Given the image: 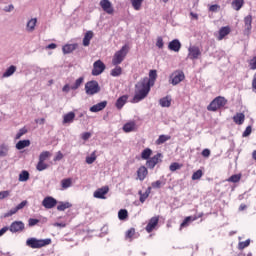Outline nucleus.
Wrapping results in <instances>:
<instances>
[{"label": "nucleus", "instance_id": "f257e3e1", "mask_svg": "<svg viewBox=\"0 0 256 256\" xmlns=\"http://www.w3.org/2000/svg\"><path fill=\"white\" fill-rule=\"evenodd\" d=\"M157 80V70H150L149 78L145 77L140 80L135 85V95L133 97V103H139L143 101L145 97L149 95V91H151V87L155 85V81Z\"/></svg>", "mask_w": 256, "mask_h": 256}, {"label": "nucleus", "instance_id": "f03ea898", "mask_svg": "<svg viewBox=\"0 0 256 256\" xmlns=\"http://www.w3.org/2000/svg\"><path fill=\"white\" fill-rule=\"evenodd\" d=\"M27 247L30 249H41V247H47V245H51V238L46 239H37L35 237L28 238L26 240Z\"/></svg>", "mask_w": 256, "mask_h": 256}, {"label": "nucleus", "instance_id": "7ed1b4c3", "mask_svg": "<svg viewBox=\"0 0 256 256\" xmlns=\"http://www.w3.org/2000/svg\"><path fill=\"white\" fill-rule=\"evenodd\" d=\"M127 53H129V46L126 44L114 54L112 64L121 65V63H123V61L125 60V57H127Z\"/></svg>", "mask_w": 256, "mask_h": 256}, {"label": "nucleus", "instance_id": "20e7f679", "mask_svg": "<svg viewBox=\"0 0 256 256\" xmlns=\"http://www.w3.org/2000/svg\"><path fill=\"white\" fill-rule=\"evenodd\" d=\"M227 105V99L222 96L216 97L208 106V111H217L218 109H221V107H225Z\"/></svg>", "mask_w": 256, "mask_h": 256}, {"label": "nucleus", "instance_id": "39448f33", "mask_svg": "<svg viewBox=\"0 0 256 256\" xmlns=\"http://www.w3.org/2000/svg\"><path fill=\"white\" fill-rule=\"evenodd\" d=\"M86 95H97L99 91H101V87L99 86V82L95 80H91L85 84Z\"/></svg>", "mask_w": 256, "mask_h": 256}, {"label": "nucleus", "instance_id": "423d86ee", "mask_svg": "<svg viewBox=\"0 0 256 256\" xmlns=\"http://www.w3.org/2000/svg\"><path fill=\"white\" fill-rule=\"evenodd\" d=\"M182 81H185V73L182 70H176L170 75L169 83L171 85H179Z\"/></svg>", "mask_w": 256, "mask_h": 256}, {"label": "nucleus", "instance_id": "0eeeda50", "mask_svg": "<svg viewBox=\"0 0 256 256\" xmlns=\"http://www.w3.org/2000/svg\"><path fill=\"white\" fill-rule=\"evenodd\" d=\"M106 69L105 63L101 60H97L93 63L92 75L93 77H98L101 75Z\"/></svg>", "mask_w": 256, "mask_h": 256}, {"label": "nucleus", "instance_id": "6e6552de", "mask_svg": "<svg viewBox=\"0 0 256 256\" xmlns=\"http://www.w3.org/2000/svg\"><path fill=\"white\" fill-rule=\"evenodd\" d=\"M8 231L11 233H23L25 231V223L23 221H14L8 227Z\"/></svg>", "mask_w": 256, "mask_h": 256}, {"label": "nucleus", "instance_id": "1a4fd4ad", "mask_svg": "<svg viewBox=\"0 0 256 256\" xmlns=\"http://www.w3.org/2000/svg\"><path fill=\"white\" fill-rule=\"evenodd\" d=\"M162 159H163V154L157 153L156 155H154L153 157H151L146 161L147 168L155 169V166L158 165V163H161V161H163Z\"/></svg>", "mask_w": 256, "mask_h": 256}, {"label": "nucleus", "instance_id": "9d476101", "mask_svg": "<svg viewBox=\"0 0 256 256\" xmlns=\"http://www.w3.org/2000/svg\"><path fill=\"white\" fill-rule=\"evenodd\" d=\"M100 7L104 11V13H107V15H113V13H115V8L109 0H101Z\"/></svg>", "mask_w": 256, "mask_h": 256}, {"label": "nucleus", "instance_id": "9b49d317", "mask_svg": "<svg viewBox=\"0 0 256 256\" xmlns=\"http://www.w3.org/2000/svg\"><path fill=\"white\" fill-rule=\"evenodd\" d=\"M201 57V49L197 46H190L188 48V56L187 59H190L191 61H195V59H199Z\"/></svg>", "mask_w": 256, "mask_h": 256}, {"label": "nucleus", "instance_id": "f8f14e48", "mask_svg": "<svg viewBox=\"0 0 256 256\" xmlns=\"http://www.w3.org/2000/svg\"><path fill=\"white\" fill-rule=\"evenodd\" d=\"M42 205L45 207V209H53V207L57 205V199L47 196L43 199Z\"/></svg>", "mask_w": 256, "mask_h": 256}, {"label": "nucleus", "instance_id": "ddd939ff", "mask_svg": "<svg viewBox=\"0 0 256 256\" xmlns=\"http://www.w3.org/2000/svg\"><path fill=\"white\" fill-rule=\"evenodd\" d=\"M107 193H109V186H104L102 188L97 189L93 193V197H95V199H106L105 195H107Z\"/></svg>", "mask_w": 256, "mask_h": 256}, {"label": "nucleus", "instance_id": "4468645a", "mask_svg": "<svg viewBox=\"0 0 256 256\" xmlns=\"http://www.w3.org/2000/svg\"><path fill=\"white\" fill-rule=\"evenodd\" d=\"M231 33V27L229 26H223L219 29L217 37V41H223L227 35Z\"/></svg>", "mask_w": 256, "mask_h": 256}, {"label": "nucleus", "instance_id": "2eb2a0df", "mask_svg": "<svg viewBox=\"0 0 256 256\" xmlns=\"http://www.w3.org/2000/svg\"><path fill=\"white\" fill-rule=\"evenodd\" d=\"M157 225H159V216H154L149 220L145 230L147 231V233H152Z\"/></svg>", "mask_w": 256, "mask_h": 256}, {"label": "nucleus", "instance_id": "dca6fc26", "mask_svg": "<svg viewBox=\"0 0 256 256\" xmlns=\"http://www.w3.org/2000/svg\"><path fill=\"white\" fill-rule=\"evenodd\" d=\"M168 49L174 51V53H179L181 51V41L179 39H174L169 42Z\"/></svg>", "mask_w": 256, "mask_h": 256}, {"label": "nucleus", "instance_id": "f3484780", "mask_svg": "<svg viewBox=\"0 0 256 256\" xmlns=\"http://www.w3.org/2000/svg\"><path fill=\"white\" fill-rule=\"evenodd\" d=\"M107 107V101H102L90 107L91 113H99V111H103Z\"/></svg>", "mask_w": 256, "mask_h": 256}, {"label": "nucleus", "instance_id": "a211bd4d", "mask_svg": "<svg viewBox=\"0 0 256 256\" xmlns=\"http://www.w3.org/2000/svg\"><path fill=\"white\" fill-rule=\"evenodd\" d=\"M149 175V171L147 170V167L141 166L137 170V177L139 181H145V178Z\"/></svg>", "mask_w": 256, "mask_h": 256}, {"label": "nucleus", "instance_id": "6ab92c4d", "mask_svg": "<svg viewBox=\"0 0 256 256\" xmlns=\"http://www.w3.org/2000/svg\"><path fill=\"white\" fill-rule=\"evenodd\" d=\"M129 99V96L128 95H123L121 97H119L115 103V106H116V109H123V107H125V104L127 103Z\"/></svg>", "mask_w": 256, "mask_h": 256}, {"label": "nucleus", "instance_id": "aec40b11", "mask_svg": "<svg viewBox=\"0 0 256 256\" xmlns=\"http://www.w3.org/2000/svg\"><path fill=\"white\" fill-rule=\"evenodd\" d=\"M244 23H245V33L247 34L251 33L253 17L251 15L246 16L244 18Z\"/></svg>", "mask_w": 256, "mask_h": 256}, {"label": "nucleus", "instance_id": "412c9836", "mask_svg": "<svg viewBox=\"0 0 256 256\" xmlns=\"http://www.w3.org/2000/svg\"><path fill=\"white\" fill-rule=\"evenodd\" d=\"M73 121H75V112H68L63 116V125L73 123Z\"/></svg>", "mask_w": 256, "mask_h": 256}, {"label": "nucleus", "instance_id": "4be33fe9", "mask_svg": "<svg viewBox=\"0 0 256 256\" xmlns=\"http://www.w3.org/2000/svg\"><path fill=\"white\" fill-rule=\"evenodd\" d=\"M60 185H61V191H66V189H69V187L73 186V179L71 178L62 179L60 182Z\"/></svg>", "mask_w": 256, "mask_h": 256}, {"label": "nucleus", "instance_id": "5701e85b", "mask_svg": "<svg viewBox=\"0 0 256 256\" xmlns=\"http://www.w3.org/2000/svg\"><path fill=\"white\" fill-rule=\"evenodd\" d=\"M91 39H93V31L89 30L84 35L83 46L89 47V45H91Z\"/></svg>", "mask_w": 256, "mask_h": 256}, {"label": "nucleus", "instance_id": "b1692460", "mask_svg": "<svg viewBox=\"0 0 256 256\" xmlns=\"http://www.w3.org/2000/svg\"><path fill=\"white\" fill-rule=\"evenodd\" d=\"M77 49V44H66L62 47V51L64 55H68L69 53H73Z\"/></svg>", "mask_w": 256, "mask_h": 256}, {"label": "nucleus", "instance_id": "393cba45", "mask_svg": "<svg viewBox=\"0 0 256 256\" xmlns=\"http://www.w3.org/2000/svg\"><path fill=\"white\" fill-rule=\"evenodd\" d=\"M36 26H37V18H32L27 22L26 31H28L29 33H32V31H35Z\"/></svg>", "mask_w": 256, "mask_h": 256}, {"label": "nucleus", "instance_id": "a878e982", "mask_svg": "<svg viewBox=\"0 0 256 256\" xmlns=\"http://www.w3.org/2000/svg\"><path fill=\"white\" fill-rule=\"evenodd\" d=\"M233 121L236 125H243V123H245V114L237 113L233 116Z\"/></svg>", "mask_w": 256, "mask_h": 256}, {"label": "nucleus", "instance_id": "bb28decb", "mask_svg": "<svg viewBox=\"0 0 256 256\" xmlns=\"http://www.w3.org/2000/svg\"><path fill=\"white\" fill-rule=\"evenodd\" d=\"M231 5L235 11H241V8L243 7V5H245V1L244 0H232Z\"/></svg>", "mask_w": 256, "mask_h": 256}, {"label": "nucleus", "instance_id": "cd10ccee", "mask_svg": "<svg viewBox=\"0 0 256 256\" xmlns=\"http://www.w3.org/2000/svg\"><path fill=\"white\" fill-rule=\"evenodd\" d=\"M17 71V66L11 65L6 69V71L3 73L2 77L6 79L7 77H11Z\"/></svg>", "mask_w": 256, "mask_h": 256}, {"label": "nucleus", "instance_id": "c85d7f7f", "mask_svg": "<svg viewBox=\"0 0 256 256\" xmlns=\"http://www.w3.org/2000/svg\"><path fill=\"white\" fill-rule=\"evenodd\" d=\"M139 195H140V203L147 201V199L149 198V195H151V187H148L144 193L139 191Z\"/></svg>", "mask_w": 256, "mask_h": 256}, {"label": "nucleus", "instance_id": "c756f323", "mask_svg": "<svg viewBox=\"0 0 256 256\" xmlns=\"http://www.w3.org/2000/svg\"><path fill=\"white\" fill-rule=\"evenodd\" d=\"M153 154V150L151 148H146L141 153V159L144 161H148V159H151V155Z\"/></svg>", "mask_w": 256, "mask_h": 256}, {"label": "nucleus", "instance_id": "7c9ffc66", "mask_svg": "<svg viewBox=\"0 0 256 256\" xmlns=\"http://www.w3.org/2000/svg\"><path fill=\"white\" fill-rule=\"evenodd\" d=\"M159 105L162 107H171V96H165L159 100Z\"/></svg>", "mask_w": 256, "mask_h": 256}, {"label": "nucleus", "instance_id": "2f4dec72", "mask_svg": "<svg viewBox=\"0 0 256 256\" xmlns=\"http://www.w3.org/2000/svg\"><path fill=\"white\" fill-rule=\"evenodd\" d=\"M9 155V144L0 145V157H7Z\"/></svg>", "mask_w": 256, "mask_h": 256}, {"label": "nucleus", "instance_id": "473e14b6", "mask_svg": "<svg viewBox=\"0 0 256 256\" xmlns=\"http://www.w3.org/2000/svg\"><path fill=\"white\" fill-rule=\"evenodd\" d=\"M123 131L124 133H131L132 131H135V122H128L124 124Z\"/></svg>", "mask_w": 256, "mask_h": 256}, {"label": "nucleus", "instance_id": "72a5a7b5", "mask_svg": "<svg viewBox=\"0 0 256 256\" xmlns=\"http://www.w3.org/2000/svg\"><path fill=\"white\" fill-rule=\"evenodd\" d=\"M130 3L134 9V11H141V7L143 5V0H130Z\"/></svg>", "mask_w": 256, "mask_h": 256}, {"label": "nucleus", "instance_id": "f704fd0d", "mask_svg": "<svg viewBox=\"0 0 256 256\" xmlns=\"http://www.w3.org/2000/svg\"><path fill=\"white\" fill-rule=\"evenodd\" d=\"M29 145H31V141H29V140H20V141L16 144V149H18L19 151H21V149H25V147H29Z\"/></svg>", "mask_w": 256, "mask_h": 256}, {"label": "nucleus", "instance_id": "c9c22d12", "mask_svg": "<svg viewBox=\"0 0 256 256\" xmlns=\"http://www.w3.org/2000/svg\"><path fill=\"white\" fill-rule=\"evenodd\" d=\"M73 205L69 202H59L57 206L58 211H65V209H70Z\"/></svg>", "mask_w": 256, "mask_h": 256}, {"label": "nucleus", "instance_id": "e433bc0d", "mask_svg": "<svg viewBox=\"0 0 256 256\" xmlns=\"http://www.w3.org/2000/svg\"><path fill=\"white\" fill-rule=\"evenodd\" d=\"M123 73V68L120 66L116 65L114 69L111 70L110 75L112 77H119Z\"/></svg>", "mask_w": 256, "mask_h": 256}, {"label": "nucleus", "instance_id": "4c0bfd02", "mask_svg": "<svg viewBox=\"0 0 256 256\" xmlns=\"http://www.w3.org/2000/svg\"><path fill=\"white\" fill-rule=\"evenodd\" d=\"M171 137L169 135H160L156 140V145H163V143H167Z\"/></svg>", "mask_w": 256, "mask_h": 256}, {"label": "nucleus", "instance_id": "58836bf2", "mask_svg": "<svg viewBox=\"0 0 256 256\" xmlns=\"http://www.w3.org/2000/svg\"><path fill=\"white\" fill-rule=\"evenodd\" d=\"M83 81H85V78H83V77L78 78L75 81V83L71 86V90L77 91V89H79V87H81V85H83Z\"/></svg>", "mask_w": 256, "mask_h": 256}, {"label": "nucleus", "instance_id": "ea45409f", "mask_svg": "<svg viewBox=\"0 0 256 256\" xmlns=\"http://www.w3.org/2000/svg\"><path fill=\"white\" fill-rule=\"evenodd\" d=\"M241 174H234L232 176H230L227 181L228 183H239L241 181Z\"/></svg>", "mask_w": 256, "mask_h": 256}, {"label": "nucleus", "instance_id": "a19ab883", "mask_svg": "<svg viewBox=\"0 0 256 256\" xmlns=\"http://www.w3.org/2000/svg\"><path fill=\"white\" fill-rule=\"evenodd\" d=\"M127 217H129V212H127L126 209H121L118 212V219L120 221H125V219H127Z\"/></svg>", "mask_w": 256, "mask_h": 256}, {"label": "nucleus", "instance_id": "79ce46f5", "mask_svg": "<svg viewBox=\"0 0 256 256\" xmlns=\"http://www.w3.org/2000/svg\"><path fill=\"white\" fill-rule=\"evenodd\" d=\"M19 181L21 182L29 181V172L27 170H23L19 174Z\"/></svg>", "mask_w": 256, "mask_h": 256}, {"label": "nucleus", "instance_id": "37998d69", "mask_svg": "<svg viewBox=\"0 0 256 256\" xmlns=\"http://www.w3.org/2000/svg\"><path fill=\"white\" fill-rule=\"evenodd\" d=\"M49 157H51V152L43 151L39 155V161L45 162L47 159H49Z\"/></svg>", "mask_w": 256, "mask_h": 256}, {"label": "nucleus", "instance_id": "c03bdc74", "mask_svg": "<svg viewBox=\"0 0 256 256\" xmlns=\"http://www.w3.org/2000/svg\"><path fill=\"white\" fill-rule=\"evenodd\" d=\"M49 167V165H47V163L39 160L38 164L36 166L37 171H45V169H47Z\"/></svg>", "mask_w": 256, "mask_h": 256}, {"label": "nucleus", "instance_id": "a18cd8bd", "mask_svg": "<svg viewBox=\"0 0 256 256\" xmlns=\"http://www.w3.org/2000/svg\"><path fill=\"white\" fill-rule=\"evenodd\" d=\"M203 177V171L197 170L192 174V181H199Z\"/></svg>", "mask_w": 256, "mask_h": 256}, {"label": "nucleus", "instance_id": "49530a36", "mask_svg": "<svg viewBox=\"0 0 256 256\" xmlns=\"http://www.w3.org/2000/svg\"><path fill=\"white\" fill-rule=\"evenodd\" d=\"M97 160V156L95 155V152H93L90 156L86 157V163L88 165H93L95 161Z\"/></svg>", "mask_w": 256, "mask_h": 256}, {"label": "nucleus", "instance_id": "de8ad7c7", "mask_svg": "<svg viewBox=\"0 0 256 256\" xmlns=\"http://www.w3.org/2000/svg\"><path fill=\"white\" fill-rule=\"evenodd\" d=\"M249 245H251V240L247 239L246 241L239 242L238 249H240V251H243V249L249 247Z\"/></svg>", "mask_w": 256, "mask_h": 256}, {"label": "nucleus", "instance_id": "09e8293b", "mask_svg": "<svg viewBox=\"0 0 256 256\" xmlns=\"http://www.w3.org/2000/svg\"><path fill=\"white\" fill-rule=\"evenodd\" d=\"M248 65L251 71H256V56H254L252 59L248 61Z\"/></svg>", "mask_w": 256, "mask_h": 256}, {"label": "nucleus", "instance_id": "8fccbe9b", "mask_svg": "<svg viewBox=\"0 0 256 256\" xmlns=\"http://www.w3.org/2000/svg\"><path fill=\"white\" fill-rule=\"evenodd\" d=\"M135 236V228H130L127 232H126V239H130V241H132L133 237Z\"/></svg>", "mask_w": 256, "mask_h": 256}, {"label": "nucleus", "instance_id": "3c124183", "mask_svg": "<svg viewBox=\"0 0 256 256\" xmlns=\"http://www.w3.org/2000/svg\"><path fill=\"white\" fill-rule=\"evenodd\" d=\"M181 167H183L181 164L174 162L170 165L169 169H170V171L175 172V171L181 169Z\"/></svg>", "mask_w": 256, "mask_h": 256}, {"label": "nucleus", "instance_id": "603ef678", "mask_svg": "<svg viewBox=\"0 0 256 256\" xmlns=\"http://www.w3.org/2000/svg\"><path fill=\"white\" fill-rule=\"evenodd\" d=\"M191 223V216L186 217L183 222L180 224V229L187 227Z\"/></svg>", "mask_w": 256, "mask_h": 256}, {"label": "nucleus", "instance_id": "864d4df0", "mask_svg": "<svg viewBox=\"0 0 256 256\" xmlns=\"http://www.w3.org/2000/svg\"><path fill=\"white\" fill-rule=\"evenodd\" d=\"M220 9H221V6H219L218 4L209 6V11L211 13H218V11H220Z\"/></svg>", "mask_w": 256, "mask_h": 256}, {"label": "nucleus", "instance_id": "5fc2aeb1", "mask_svg": "<svg viewBox=\"0 0 256 256\" xmlns=\"http://www.w3.org/2000/svg\"><path fill=\"white\" fill-rule=\"evenodd\" d=\"M25 133H27L26 128H21L18 133L15 136V139H21V137H23V135H25Z\"/></svg>", "mask_w": 256, "mask_h": 256}, {"label": "nucleus", "instance_id": "6e6d98bb", "mask_svg": "<svg viewBox=\"0 0 256 256\" xmlns=\"http://www.w3.org/2000/svg\"><path fill=\"white\" fill-rule=\"evenodd\" d=\"M164 45L165 43L163 42V38L158 37L156 41V47H158V49H163Z\"/></svg>", "mask_w": 256, "mask_h": 256}, {"label": "nucleus", "instance_id": "4d7b16f0", "mask_svg": "<svg viewBox=\"0 0 256 256\" xmlns=\"http://www.w3.org/2000/svg\"><path fill=\"white\" fill-rule=\"evenodd\" d=\"M37 223H39V219L30 218L28 220V227H35V225H37Z\"/></svg>", "mask_w": 256, "mask_h": 256}, {"label": "nucleus", "instance_id": "13d9d810", "mask_svg": "<svg viewBox=\"0 0 256 256\" xmlns=\"http://www.w3.org/2000/svg\"><path fill=\"white\" fill-rule=\"evenodd\" d=\"M11 195V191L9 190H4L0 192V199H7Z\"/></svg>", "mask_w": 256, "mask_h": 256}, {"label": "nucleus", "instance_id": "bf43d9fd", "mask_svg": "<svg viewBox=\"0 0 256 256\" xmlns=\"http://www.w3.org/2000/svg\"><path fill=\"white\" fill-rule=\"evenodd\" d=\"M253 131V129L251 128V126H248L245 131L242 134V137H249V135H251V132Z\"/></svg>", "mask_w": 256, "mask_h": 256}, {"label": "nucleus", "instance_id": "052dcab7", "mask_svg": "<svg viewBox=\"0 0 256 256\" xmlns=\"http://www.w3.org/2000/svg\"><path fill=\"white\" fill-rule=\"evenodd\" d=\"M17 211H19L17 209V207H14L12 209H10L6 214H5V217H11V215H15V213H17Z\"/></svg>", "mask_w": 256, "mask_h": 256}, {"label": "nucleus", "instance_id": "680f3d73", "mask_svg": "<svg viewBox=\"0 0 256 256\" xmlns=\"http://www.w3.org/2000/svg\"><path fill=\"white\" fill-rule=\"evenodd\" d=\"M83 141H89V139H91V133L90 132H84L81 135Z\"/></svg>", "mask_w": 256, "mask_h": 256}, {"label": "nucleus", "instance_id": "e2e57ef3", "mask_svg": "<svg viewBox=\"0 0 256 256\" xmlns=\"http://www.w3.org/2000/svg\"><path fill=\"white\" fill-rule=\"evenodd\" d=\"M162 182L161 180H157L155 182H152L153 189H161Z\"/></svg>", "mask_w": 256, "mask_h": 256}, {"label": "nucleus", "instance_id": "0e129e2a", "mask_svg": "<svg viewBox=\"0 0 256 256\" xmlns=\"http://www.w3.org/2000/svg\"><path fill=\"white\" fill-rule=\"evenodd\" d=\"M26 205H27V200H24L16 206V209H18V211H20V209H23Z\"/></svg>", "mask_w": 256, "mask_h": 256}, {"label": "nucleus", "instance_id": "69168bd1", "mask_svg": "<svg viewBox=\"0 0 256 256\" xmlns=\"http://www.w3.org/2000/svg\"><path fill=\"white\" fill-rule=\"evenodd\" d=\"M61 159H63V153H61V151L57 152L54 161H61Z\"/></svg>", "mask_w": 256, "mask_h": 256}, {"label": "nucleus", "instance_id": "338daca9", "mask_svg": "<svg viewBox=\"0 0 256 256\" xmlns=\"http://www.w3.org/2000/svg\"><path fill=\"white\" fill-rule=\"evenodd\" d=\"M210 155H211V150L206 148L202 151V157H209Z\"/></svg>", "mask_w": 256, "mask_h": 256}, {"label": "nucleus", "instance_id": "774afa93", "mask_svg": "<svg viewBox=\"0 0 256 256\" xmlns=\"http://www.w3.org/2000/svg\"><path fill=\"white\" fill-rule=\"evenodd\" d=\"M252 88L256 90V73H255L254 76H253Z\"/></svg>", "mask_w": 256, "mask_h": 256}]
</instances>
